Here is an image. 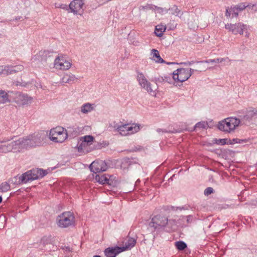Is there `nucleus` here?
I'll return each instance as SVG.
<instances>
[{
  "label": "nucleus",
  "instance_id": "obj_1",
  "mask_svg": "<svg viewBox=\"0 0 257 257\" xmlns=\"http://www.w3.org/2000/svg\"><path fill=\"white\" fill-rule=\"evenodd\" d=\"M240 123L239 119L229 117L219 121L217 127L219 130L226 133H232L238 127Z\"/></svg>",
  "mask_w": 257,
  "mask_h": 257
},
{
  "label": "nucleus",
  "instance_id": "obj_2",
  "mask_svg": "<svg viewBox=\"0 0 257 257\" xmlns=\"http://www.w3.org/2000/svg\"><path fill=\"white\" fill-rule=\"evenodd\" d=\"M67 130L61 126H57L50 130L49 139L55 143H62L68 138Z\"/></svg>",
  "mask_w": 257,
  "mask_h": 257
},
{
  "label": "nucleus",
  "instance_id": "obj_3",
  "mask_svg": "<svg viewBox=\"0 0 257 257\" xmlns=\"http://www.w3.org/2000/svg\"><path fill=\"white\" fill-rule=\"evenodd\" d=\"M47 174L46 170L39 169H33L23 174L20 178L22 183H26L29 181L42 178Z\"/></svg>",
  "mask_w": 257,
  "mask_h": 257
},
{
  "label": "nucleus",
  "instance_id": "obj_4",
  "mask_svg": "<svg viewBox=\"0 0 257 257\" xmlns=\"http://www.w3.org/2000/svg\"><path fill=\"white\" fill-rule=\"evenodd\" d=\"M56 221L58 226L66 228L74 224L75 217L72 212H65L58 216Z\"/></svg>",
  "mask_w": 257,
  "mask_h": 257
},
{
  "label": "nucleus",
  "instance_id": "obj_5",
  "mask_svg": "<svg viewBox=\"0 0 257 257\" xmlns=\"http://www.w3.org/2000/svg\"><path fill=\"white\" fill-rule=\"evenodd\" d=\"M72 61L65 55H59L57 56L54 61V67L62 71L69 70L72 66Z\"/></svg>",
  "mask_w": 257,
  "mask_h": 257
},
{
  "label": "nucleus",
  "instance_id": "obj_6",
  "mask_svg": "<svg viewBox=\"0 0 257 257\" xmlns=\"http://www.w3.org/2000/svg\"><path fill=\"white\" fill-rule=\"evenodd\" d=\"M191 69L179 68L172 73V77L176 83H182L186 81L191 75Z\"/></svg>",
  "mask_w": 257,
  "mask_h": 257
},
{
  "label": "nucleus",
  "instance_id": "obj_7",
  "mask_svg": "<svg viewBox=\"0 0 257 257\" xmlns=\"http://www.w3.org/2000/svg\"><path fill=\"white\" fill-rule=\"evenodd\" d=\"M12 141L8 139H4L0 143L4 144L0 145V153H8L11 151L14 152H19V147L17 140H13Z\"/></svg>",
  "mask_w": 257,
  "mask_h": 257
},
{
  "label": "nucleus",
  "instance_id": "obj_8",
  "mask_svg": "<svg viewBox=\"0 0 257 257\" xmlns=\"http://www.w3.org/2000/svg\"><path fill=\"white\" fill-rule=\"evenodd\" d=\"M137 80L139 85L151 94L155 95V90L153 89L152 84L147 80L144 74L140 71H137Z\"/></svg>",
  "mask_w": 257,
  "mask_h": 257
},
{
  "label": "nucleus",
  "instance_id": "obj_9",
  "mask_svg": "<svg viewBox=\"0 0 257 257\" xmlns=\"http://www.w3.org/2000/svg\"><path fill=\"white\" fill-rule=\"evenodd\" d=\"M249 6V5L246 3H242L237 5L232 6L230 7H228L226 8L225 16L227 18L237 17L239 12Z\"/></svg>",
  "mask_w": 257,
  "mask_h": 257
},
{
  "label": "nucleus",
  "instance_id": "obj_10",
  "mask_svg": "<svg viewBox=\"0 0 257 257\" xmlns=\"http://www.w3.org/2000/svg\"><path fill=\"white\" fill-rule=\"evenodd\" d=\"M140 129V125L138 124L133 123L131 125L129 124H124L119 125L116 130L121 136H127L132 135L138 132Z\"/></svg>",
  "mask_w": 257,
  "mask_h": 257
},
{
  "label": "nucleus",
  "instance_id": "obj_11",
  "mask_svg": "<svg viewBox=\"0 0 257 257\" xmlns=\"http://www.w3.org/2000/svg\"><path fill=\"white\" fill-rule=\"evenodd\" d=\"M136 243V241L133 238H129L125 242V245L122 247H108L106 251V253L109 252H115L116 253H119L122 251L131 249L133 247Z\"/></svg>",
  "mask_w": 257,
  "mask_h": 257
},
{
  "label": "nucleus",
  "instance_id": "obj_12",
  "mask_svg": "<svg viewBox=\"0 0 257 257\" xmlns=\"http://www.w3.org/2000/svg\"><path fill=\"white\" fill-rule=\"evenodd\" d=\"M15 102L19 105H29L33 102V98L27 94L18 92L15 94Z\"/></svg>",
  "mask_w": 257,
  "mask_h": 257
},
{
  "label": "nucleus",
  "instance_id": "obj_13",
  "mask_svg": "<svg viewBox=\"0 0 257 257\" xmlns=\"http://www.w3.org/2000/svg\"><path fill=\"white\" fill-rule=\"evenodd\" d=\"M168 223V218L161 215H157L152 218L151 221L149 223V226L154 229L160 227H164Z\"/></svg>",
  "mask_w": 257,
  "mask_h": 257
},
{
  "label": "nucleus",
  "instance_id": "obj_14",
  "mask_svg": "<svg viewBox=\"0 0 257 257\" xmlns=\"http://www.w3.org/2000/svg\"><path fill=\"white\" fill-rule=\"evenodd\" d=\"M225 28L235 35L237 34L242 35L243 34V30H247L248 26L242 23L236 24H227L225 25Z\"/></svg>",
  "mask_w": 257,
  "mask_h": 257
},
{
  "label": "nucleus",
  "instance_id": "obj_15",
  "mask_svg": "<svg viewBox=\"0 0 257 257\" xmlns=\"http://www.w3.org/2000/svg\"><path fill=\"white\" fill-rule=\"evenodd\" d=\"M24 70V66L22 65L16 66H0V74L9 75L16 72L22 71Z\"/></svg>",
  "mask_w": 257,
  "mask_h": 257
},
{
  "label": "nucleus",
  "instance_id": "obj_16",
  "mask_svg": "<svg viewBox=\"0 0 257 257\" xmlns=\"http://www.w3.org/2000/svg\"><path fill=\"white\" fill-rule=\"evenodd\" d=\"M19 147V152L22 151L24 149H28L34 147L31 136L29 135L26 138H21L17 139Z\"/></svg>",
  "mask_w": 257,
  "mask_h": 257
},
{
  "label": "nucleus",
  "instance_id": "obj_17",
  "mask_svg": "<svg viewBox=\"0 0 257 257\" xmlns=\"http://www.w3.org/2000/svg\"><path fill=\"white\" fill-rule=\"evenodd\" d=\"M83 6L82 0H74L69 5L71 12L76 15H81L83 12Z\"/></svg>",
  "mask_w": 257,
  "mask_h": 257
},
{
  "label": "nucleus",
  "instance_id": "obj_18",
  "mask_svg": "<svg viewBox=\"0 0 257 257\" xmlns=\"http://www.w3.org/2000/svg\"><path fill=\"white\" fill-rule=\"evenodd\" d=\"M90 168L92 172L96 173L101 171H105L107 169V165L102 160H96L91 163Z\"/></svg>",
  "mask_w": 257,
  "mask_h": 257
},
{
  "label": "nucleus",
  "instance_id": "obj_19",
  "mask_svg": "<svg viewBox=\"0 0 257 257\" xmlns=\"http://www.w3.org/2000/svg\"><path fill=\"white\" fill-rule=\"evenodd\" d=\"M31 136L34 147L43 145L45 143L46 135L44 133H36Z\"/></svg>",
  "mask_w": 257,
  "mask_h": 257
},
{
  "label": "nucleus",
  "instance_id": "obj_20",
  "mask_svg": "<svg viewBox=\"0 0 257 257\" xmlns=\"http://www.w3.org/2000/svg\"><path fill=\"white\" fill-rule=\"evenodd\" d=\"M152 59L156 63H164V60L161 57L159 51L156 49H152L151 51Z\"/></svg>",
  "mask_w": 257,
  "mask_h": 257
},
{
  "label": "nucleus",
  "instance_id": "obj_21",
  "mask_svg": "<svg viewBox=\"0 0 257 257\" xmlns=\"http://www.w3.org/2000/svg\"><path fill=\"white\" fill-rule=\"evenodd\" d=\"M108 175L107 174H97L95 176L96 181L100 184H108L109 183Z\"/></svg>",
  "mask_w": 257,
  "mask_h": 257
},
{
  "label": "nucleus",
  "instance_id": "obj_22",
  "mask_svg": "<svg viewBox=\"0 0 257 257\" xmlns=\"http://www.w3.org/2000/svg\"><path fill=\"white\" fill-rule=\"evenodd\" d=\"M95 107L94 104L86 103L82 105L81 107V112L83 113L86 114L92 111Z\"/></svg>",
  "mask_w": 257,
  "mask_h": 257
},
{
  "label": "nucleus",
  "instance_id": "obj_23",
  "mask_svg": "<svg viewBox=\"0 0 257 257\" xmlns=\"http://www.w3.org/2000/svg\"><path fill=\"white\" fill-rule=\"evenodd\" d=\"M81 142L78 143L77 149L78 152L80 153H86L89 152L88 146L86 143L82 140H81Z\"/></svg>",
  "mask_w": 257,
  "mask_h": 257
},
{
  "label": "nucleus",
  "instance_id": "obj_24",
  "mask_svg": "<svg viewBox=\"0 0 257 257\" xmlns=\"http://www.w3.org/2000/svg\"><path fill=\"white\" fill-rule=\"evenodd\" d=\"M10 101L7 92L4 90H0V104H4Z\"/></svg>",
  "mask_w": 257,
  "mask_h": 257
},
{
  "label": "nucleus",
  "instance_id": "obj_25",
  "mask_svg": "<svg viewBox=\"0 0 257 257\" xmlns=\"http://www.w3.org/2000/svg\"><path fill=\"white\" fill-rule=\"evenodd\" d=\"M166 27L165 25H158L156 26L155 33L158 37H161L165 31Z\"/></svg>",
  "mask_w": 257,
  "mask_h": 257
},
{
  "label": "nucleus",
  "instance_id": "obj_26",
  "mask_svg": "<svg viewBox=\"0 0 257 257\" xmlns=\"http://www.w3.org/2000/svg\"><path fill=\"white\" fill-rule=\"evenodd\" d=\"M76 78L75 75L73 74H65L62 78V81L63 83H69L74 81Z\"/></svg>",
  "mask_w": 257,
  "mask_h": 257
},
{
  "label": "nucleus",
  "instance_id": "obj_27",
  "mask_svg": "<svg viewBox=\"0 0 257 257\" xmlns=\"http://www.w3.org/2000/svg\"><path fill=\"white\" fill-rule=\"evenodd\" d=\"M171 13L173 15L181 17L183 14L181 11L176 6H174L170 9Z\"/></svg>",
  "mask_w": 257,
  "mask_h": 257
},
{
  "label": "nucleus",
  "instance_id": "obj_28",
  "mask_svg": "<svg viewBox=\"0 0 257 257\" xmlns=\"http://www.w3.org/2000/svg\"><path fill=\"white\" fill-rule=\"evenodd\" d=\"M81 140H82L86 143L88 146H90L94 142V138L93 137L90 135L85 136L81 138Z\"/></svg>",
  "mask_w": 257,
  "mask_h": 257
},
{
  "label": "nucleus",
  "instance_id": "obj_29",
  "mask_svg": "<svg viewBox=\"0 0 257 257\" xmlns=\"http://www.w3.org/2000/svg\"><path fill=\"white\" fill-rule=\"evenodd\" d=\"M10 186L7 182H4L0 185V191L6 192L10 190Z\"/></svg>",
  "mask_w": 257,
  "mask_h": 257
},
{
  "label": "nucleus",
  "instance_id": "obj_30",
  "mask_svg": "<svg viewBox=\"0 0 257 257\" xmlns=\"http://www.w3.org/2000/svg\"><path fill=\"white\" fill-rule=\"evenodd\" d=\"M175 246L178 249L180 250L184 249L187 247L186 243L181 241L176 242Z\"/></svg>",
  "mask_w": 257,
  "mask_h": 257
},
{
  "label": "nucleus",
  "instance_id": "obj_31",
  "mask_svg": "<svg viewBox=\"0 0 257 257\" xmlns=\"http://www.w3.org/2000/svg\"><path fill=\"white\" fill-rule=\"evenodd\" d=\"M207 126V123L205 121H202L197 123L195 126V129L205 128Z\"/></svg>",
  "mask_w": 257,
  "mask_h": 257
},
{
  "label": "nucleus",
  "instance_id": "obj_32",
  "mask_svg": "<svg viewBox=\"0 0 257 257\" xmlns=\"http://www.w3.org/2000/svg\"><path fill=\"white\" fill-rule=\"evenodd\" d=\"M107 249V248H106L104 251V253L106 257H116V255L118 254L116 253L115 252H109L108 253H106V251Z\"/></svg>",
  "mask_w": 257,
  "mask_h": 257
},
{
  "label": "nucleus",
  "instance_id": "obj_33",
  "mask_svg": "<svg viewBox=\"0 0 257 257\" xmlns=\"http://www.w3.org/2000/svg\"><path fill=\"white\" fill-rule=\"evenodd\" d=\"M213 189L211 187L207 188L204 191L205 195H208L213 193Z\"/></svg>",
  "mask_w": 257,
  "mask_h": 257
},
{
  "label": "nucleus",
  "instance_id": "obj_34",
  "mask_svg": "<svg viewBox=\"0 0 257 257\" xmlns=\"http://www.w3.org/2000/svg\"><path fill=\"white\" fill-rule=\"evenodd\" d=\"M221 61H222V60H220L219 59H217L208 60L206 61L205 62H206V63H210V62L219 63V62H221Z\"/></svg>",
  "mask_w": 257,
  "mask_h": 257
},
{
  "label": "nucleus",
  "instance_id": "obj_35",
  "mask_svg": "<svg viewBox=\"0 0 257 257\" xmlns=\"http://www.w3.org/2000/svg\"><path fill=\"white\" fill-rule=\"evenodd\" d=\"M248 29H249V26H248L247 30H243V32L244 31L245 32V37H249V36L250 35V34H249V33L248 32Z\"/></svg>",
  "mask_w": 257,
  "mask_h": 257
},
{
  "label": "nucleus",
  "instance_id": "obj_36",
  "mask_svg": "<svg viewBox=\"0 0 257 257\" xmlns=\"http://www.w3.org/2000/svg\"><path fill=\"white\" fill-rule=\"evenodd\" d=\"M225 141L226 140L225 139H221V140H219V142L220 144H225Z\"/></svg>",
  "mask_w": 257,
  "mask_h": 257
},
{
  "label": "nucleus",
  "instance_id": "obj_37",
  "mask_svg": "<svg viewBox=\"0 0 257 257\" xmlns=\"http://www.w3.org/2000/svg\"><path fill=\"white\" fill-rule=\"evenodd\" d=\"M2 202V197L0 196V203Z\"/></svg>",
  "mask_w": 257,
  "mask_h": 257
},
{
  "label": "nucleus",
  "instance_id": "obj_38",
  "mask_svg": "<svg viewBox=\"0 0 257 257\" xmlns=\"http://www.w3.org/2000/svg\"><path fill=\"white\" fill-rule=\"evenodd\" d=\"M93 257H100L99 255H94Z\"/></svg>",
  "mask_w": 257,
  "mask_h": 257
}]
</instances>
